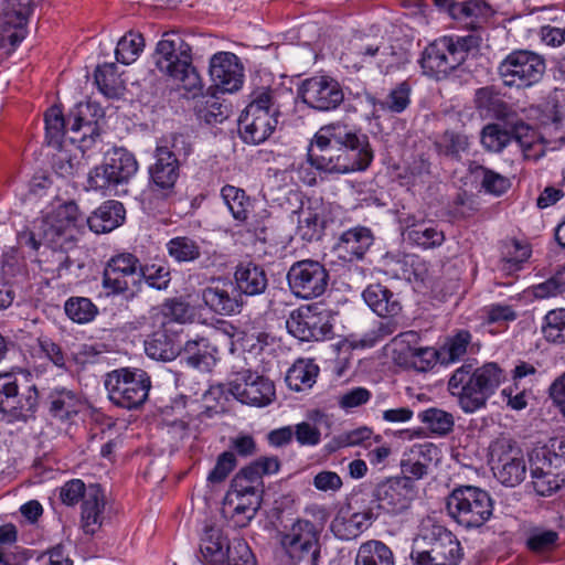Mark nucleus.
Returning a JSON list of instances; mask_svg holds the SVG:
<instances>
[{
    "mask_svg": "<svg viewBox=\"0 0 565 565\" xmlns=\"http://www.w3.org/2000/svg\"><path fill=\"white\" fill-rule=\"evenodd\" d=\"M373 159L369 139L355 127L332 122L321 127L308 150V160L296 170V178L307 185L316 183V172L344 174L365 170Z\"/></svg>",
    "mask_w": 565,
    "mask_h": 565,
    "instance_id": "nucleus-1",
    "label": "nucleus"
},
{
    "mask_svg": "<svg viewBox=\"0 0 565 565\" xmlns=\"http://www.w3.org/2000/svg\"><path fill=\"white\" fill-rule=\"evenodd\" d=\"M124 220L125 209L118 201L103 203L87 218L81 215L75 203L68 202L43 211L41 216L32 222L30 230L19 233L18 243L32 250H36L42 244L62 246L64 241L75 238L85 222L93 232L100 234L117 228Z\"/></svg>",
    "mask_w": 565,
    "mask_h": 565,
    "instance_id": "nucleus-2",
    "label": "nucleus"
},
{
    "mask_svg": "<svg viewBox=\"0 0 565 565\" xmlns=\"http://www.w3.org/2000/svg\"><path fill=\"white\" fill-rule=\"evenodd\" d=\"M503 380L504 374L495 363L481 367L462 364L451 374L448 392L463 413L473 414L486 407Z\"/></svg>",
    "mask_w": 565,
    "mask_h": 565,
    "instance_id": "nucleus-3",
    "label": "nucleus"
},
{
    "mask_svg": "<svg viewBox=\"0 0 565 565\" xmlns=\"http://www.w3.org/2000/svg\"><path fill=\"white\" fill-rule=\"evenodd\" d=\"M152 60L158 71L189 92L201 88V78L192 65L190 45L175 32H166L157 43Z\"/></svg>",
    "mask_w": 565,
    "mask_h": 565,
    "instance_id": "nucleus-4",
    "label": "nucleus"
},
{
    "mask_svg": "<svg viewBox=\"0 0 565 565\" xmlns=\"http://www.w3.org/2000/svg\"><path fill=\"white\" fill-rule=\"evenodd\" d=\"M411 557L415 565H459L462 556L457 537L445 526L424 521Z\"/></svg>",
    "mask_w": 565,
    "mask_h": 565,
    "instance_id": "nucleus-5",
    "label": "nucleus"
},
{
    "mask_svg": "<svg viewBox=\"0 0 565 565\" xmlns=\"http://www.w3.org/2000/svg\"><path fill=\"white\" fill-rule=\"evenodd\" d=\"M447 509L458 524L467 529L479 527L492 515V501L484 490L467 486L451 492Z\"/></svg>",
    "mask_w": 565,
    "mask_h": 565,
    "instance_id": "nucleus-6",
    "label": "nucleus"
},
{
    "mask_svg": "<svg viewBox=\"0 0 565 565\" xmlns=\"http://www.w3.org/2000/svg\"><path fill=\"white\" fill-rule=\"evenodd\" d=\"M473 43L471 36H443L424 51L420 64L425 74L436 78L446 76L466 58Z\"/></svg>",
    "mask_w": 565,
    "mask_h": 565,
    "instance_id": "nucleus-7",
    "label": "nucleus"
},
{
    "mask_svg": "<svg viewBox=\"0 0 565 565\" xmlns=\"http://www.w3.org/2000/svg\"><path fill=\"white\" fill-rule=\"evenodd\" d=\"M278 109L271 96L262 93L254 98L239 117V132L247 143L259 145L266 141L278 125Z\"/></svg>",
    "mask_w": 565,
    "mask_h": 565,
    "instance_id": "nucleus-8",
    "label": "nucleus"
},
{
    "mask_svg": "<svg viewBox=\"0 0 565 565\" xmlns=\"http://www.w3.org/2000/svg\"><path fill=\"white\" fill-rule=\"evenodd\" d=\"M105 387L109 399L115 405L135 408L147 399L150 379L139 369H119L107 374Z\"/></svg>",
    "mask_w": 565,
    "mask_h": 565,
    "instance_id": "nucleus-9",
    "label": "nucleus"
},
{
    "mask_svg": "<svg viewBox=\"0 0 565 565\" xmlns=\"http://www.w3.org/2000/svg\"><path fill=\"white\" fill-rule=\"evenodd\" d=\"M489 463L494 477L504 486L515 487L525 478L523 452L509 437H499L490 444Z\"/></svg>",
    "mask_w": 565,
    "mask_h": 565,
    "instance_id": "nucleus-10",
    "label": "nucleus"
},
{
    "mask_svg": "<svg viewBox=\"0 0 565 565\" xmlns=\"http://www.w3.org/2000/svg\"><path fill=\"white\" fill-rule=\"evenodd\" d=\"M545 68V61L537 53L515 50L500 63L499 74L507 86L530 87L541 81Z\"/></svg>",
    "mask_w": 565,
    "mask_h": 565,
    "instance_id": "nucleus-11",
    "label": "nucleus"
},
{
    "mask_svg": "<svg viewBox=\"0 0 565 565\" xmlns=\"http://www.w3.org/2000/svg\"><path fill=\"white\" fill-rule=\"evenodd\" d=\"M259 507V488L236 475L223 501V515L235 526L244 527L255 518Z\"/></svg>",
    "mask_w": 565,
    "mask_h": 565,
    "instance_id": "nucleus-12",
    "label": "nucleus"
},
{
    "mask_svg": "<svg viewBox=\"0 0 565 565\" xmlns=\"http://www.w3.org/2000/svg\"><path fill=\"white\" fill-rule=\"evenodd\" d=\"M417 495L409 477L390 478L380 482L369 504L377 519L382 513L398 514L407 510Z\"/></svg>",
    "mask_w": 565,
    "mask_h": 565,
    "instance_id": "nucleus-13",
    "label": "nucleus"
},
{
    "mask_svg": "<svg viewBox=\"0 0 565 565\" xmlns=\"http://www.w3.org/2000/svg\"><path fill=\"white\" fill-rule=\"evenodd\" d=\"M288 332L300 341H320L330 337L329 315L317 305L301 306L286 321Z\"/></svg>",
    "mask_w": 565,
    "mask_h": 565,
    "instance_id": "nucleus-14",
    "label": "nucleus"
},
{
    "mask_svg": "<svg viewBox=\"0 0 565 565\" xmlns=\"http://www.w3.org/2000/svg\"><path fill=\"white\" fill-rule=\"evenodd\" d=\"M32 0H3L0 26V47L10 54L26 36Z\"/></svg>",
    "mask_w": 565,
    "mask_h": 565,
    "instance_id": "nucleus-15",
    "label": "nucleus"
},
{
    "mask_svg": "<svg viewBox=\"0 0 565 565\" xmlns=\"http://www.w3.org/2000/svg\"><path fill=\"white\" fill-rule=\"evenodd\" d=\"M418 342L419 337L414 331L398 334L392 341L393 358L401 366L427 372L437 363L439 353L431 347L419 345Z\"/></svg>",
    "mask_w": 565,
    "mask_h": 565,
    "instance_id": "nucleus-16",
    "label": "nucleus"
},
{
    "mask_svg": "<svg viewBox=\"0 0 565 565\" xmlns=\"http://www.w3.org/2000/svg\"><path fill=\"white\" fill-rule=\"evenodd\" d=\"M228 392L241 403L264 407L276 396L274 383L250 370L237 372L228 384Z\"/></svg>",
    "mask_w": 565,
    "mask_h": 565,
    "instance_id": "nucleus-17",
    "label": "nucleus"
},
{
    "mask_svg": "<svg viewBox=\"0 0 565 565\" xmlns=\"http://www.w3.org/2000/svg\"><path fill=\"white\" fill-rule=\"evenodd\" d=\"M287 278L291 291L303 299L321 296L328 285V273L324 267L320 263L310 259L294 264Z\"/></svg>",
    "mask_w": 565,
    "mask_h": 565,
    "instance_id": "nucleus-18",
    "label": "nucleus"
},
{
    "mask_svg": "<svg viewBox=\"0 0 565 565\" xmlns=\"http://www.w3.org/2000/svg\"><path fill=\"white\" fill-rule=\"evenodd\" d=\"M299 95L305 104L320 111L333 110L344 99L339 82L327 75L305 79L299 87Z\"/></svg>",
    "mask_w": 565,
    "mask_h": 565,
    "instance_id": "nucleus-19",
    "label": "nucleus"
},
{
    "mask_svg": "<svg viewBox=\"0 0 565 565\" xmlns=\"http://www.w3.org/2000/svg\"><path fill=\"white\" fill-rule=\"evenodd\" d=\"M341 61L347 68L354 71L375 63L381 71L390 72L398 63V57L388 46L354 40L343 52Z\"/></svg>",
    "mask_w": 565,
    "mask_h": 565,
    "instance_id": "nucleus-20",
    "label": "nucleus"
},
{
    "mask_svg": "<svg viewBox=\"0 0 565 565\" xmlns=\"http://www.w3.org/2000/svg\"><path fill=\"white\" fill-rule=\"evenodd\" d=\"M140 264L136 256L129 253L111 257L103 274V287L107 294H122L136 287L140 279Z\"/></svg>",
    "mask_w": 565,
    "mask_h": 565,
    "instance_id": "nucleus-21",
    "label": "nucleus"
},
{
    "mask_svg": "<svg viewBox=\"0 0 565 565\" xmlns=\"http://www.w3.org/2000/svg\"><path fill=\"white\" fill-rule=\"evenodd\" d=\"M280 545L294 559L311 556L316 561L319 554V531L312 522L298 519L281 534Z\"/></svg>",
    "mask_w": 565,
    "mask_h": 565,
    "instance_id": "nucleus-22",
    "label": "nucleus"
},
{
    "mask_svg": "<svg viewBox=\"0 0 565 565\" xmlns=\"http://www.w3.org/2000/svg\"><path fill=\"white\" fill-rule=\"evenodd\" d=\"M377 520L370 504H363L358 510L350 505L341 508L333 518L330 529L333 535L342 541L358 539Z\"/></svg>",
    "mask_w": 565,
    "mask_h": 565,
    "instance_id": "nucleus-23",
    "label": "nucleus"
},
{
    "mask_svg": "<svg viewBox=\"0 0 565 565\" xmlns=\"http://www.w3.org/2000/svg\"><path fill=\"white\" fill-rule=\"evenodd\" d=\"M209 73L213 84L224 93L238 90L244 82V67L232 52H217L210 58Z\"/></svg>",
    "mask_w": 565,
    "mask_h": 565,
    "instance_id": "nucleus-24",
    "label": "nucleus"
},
{
    "mask_svg": "<svg viewBox=\"0 0 565 565\" xmlns=\"http://www.w3.org/2000/svg\"><path fill=\"white\" fill-rule=\"evenodd\" d=\"M89 103H79L70 114L67 121L65 120L60 106L50 107L44 116L46 138L50 145L58 147L64 136L66 125L72 131H79L83 127H87L93 131L90 122L84 118V114L90 109Z\"/></svg>",
    "mask_w": 565,
    "mask_h": 565,
    "instance_id": "nucleus-25",
    "label": "nucleus"
},
{
    "mask_svg": "<svg viewBox=\"0 0 565 565\" xmlns=\"http://www.w3.org/2000/svg\"><path fill=\"white\" fill-rule=\"evenodd\" d=\"M403 238L411 245L422 249L439 247L445 242V234L431 221L407 215L401 218Z\"/></svg>",
    "mask_w": 565,
    "mask_h": 565,
    "instance_id": "nucleus-26",
    "label": "nucleus"
},
{
    "mask_svg": "<svg viewBox=\"0 0 565 565\" xmlns=\"http://www.w3.org/2000/svg\"><path fill=\"white\" fill-rule=\"evenodd\" d=\"M297 214V234L311 242L320 238L324 227L326 206L319 200H308L302 203Z\"/></svg>",
    "mask_w": 565,
    "mask_h": 565,
    "instance_id": "nucleus-27",
    "label": "nucleus"
},
{
    "mask_svg": "<svg viewBox=\"0 0 565 565\" xmlns=\"http://www.w3.org/2000/svg\"><path fill=\"white\" fill-rule=\"evenodd\" d=\"M215 342H224L233 353L237 349L250 353H257L267 345V335L262 332L237 331L235 327L226 324L213 332Z\"/></svg>",
    "mask_w": 565,
    "mask_h": 565,
    "instance_id": "nucleus-28",
    "label": "nucleus"
},
{
    "mask_svg": "<svg viewBox=\"0 0 565 565\" xmlns=\"http://www.w3.org/2000/svg\"><path fill=\"white\" fill-rule=\"evenodd\" d=\"M105 495L97 484L87 487L85 501L82 503L81 527L87 535H94L105 520Z\"/></svg>",
    "mask_w": 565,
    "mask_h": 565,
    "instance_id": "nucleus-29",
    "label": "nucleus"
},
{
    "mask_svg": "<svg viewBox=\"0 0 565 565\" xmlns=\"http://www.w3.org/2000/svg\"><path fill=\"white\" fill-rule=\"evenodd\" d=\"M373 237L370 230L355 227L344 232L337 244L334 252L344 262L361 259L372 245Z\"/></svg>",
    "mask_w": 565,
    "mask_h": 565,
    "instance_id": "nucleus-30",
    "label": "nucleus"
},
{
    "mask_svg": "<svg viewBox=\"0 0 565 565\" xmlns=\"http://www.w3.org/2000/svg\"><path fill=\"white\" fill-rule=\"evenodd\" d=\"M362 297L370 309L379 317L393 318L402 311L398 296L381 284L367 286Z\"/></svg>",
    "mask_w": 565,
    "mask_h": 565,
    "instance_id": "nucleus-31",
    "label": "nucleus"
},
{
    "mask_svg": "<svg viewBox=\"0 0 565 565\" xmlns=\"http://www.w3.org/2000/svg\"><path fill=\"white\" fill-rule=\"evenodd\" d=\"M206 306L220 315H233L239 311L241 302L233 285L227 281L206 287L202 292Z\"/></svg>",
    "mask_w": 565,
    "mask_h": 565,
    "instance_id": "nucleus-32",
    "label": "nucleus"
},
{
    "mask_svg": "<svg viewBox=\"0 0 565 565\" xmlns=\"http://www.w3.org/2000/svg\"><path fill=\"white\" fill-rule=\"evenodd\" d=\"M201 553L204 559L212 564H223L225 561H230L233 557L234 545L231 547L223 536L222 531L216 527H206L202 537Z\"/></svg>",
    "mask_w": 565,
    "mask_h": 565,
    "instance_id": "nucleus-33",
    "label": "nucleus"
},
{
    "mask_svg": "<svg viewBox=\"0 0 565 565\" xmlns=\"http://www.w3.org/2000/svg\"><path fill=\"white\" fill-rule=\"evenodd\" d=\"M151 178L161 189H170L178 179V160L166 147H158L156 162L150 169Z\"/></svg>",
    "mask_w": 565,
    "mask_h": 565,
    "instance_id": "nucleus-34",
    "label": "nucleus"
},
{
    "mask_svg": "<svg viewBox=\"0 0 565 565\" xmlns=\"http://www.w3.org/2000/svg\"><path fill=\"white\" fill-rule=\"evenodd\" d=\"M183 354L189 365L210 371L216 363L217 348L209 339L199 338L184 344Z\"/></svg>",
    "mask_w": 565,
    "mask_h": 565,
    "instance_id": "nucleus-35",
    "label": "nucleus"
},
{
    "mask_svg": "<svg viewBox=\"0 0 565 565\" xmlns=\"http://www.w3.org/2000/svg\"><path fill=\"white\" fill-rule=\"evenodd\" d=\"M493 13V9L484 0L458 2L451 9V17L471 29L487 22Z\"/></svg>",
    "mask_w": 565,
    "mask_h": 565,
    "instance_id": "nucleus-36",
    "label": "nucleus"
},
{
    "mask_svg": "<svg viewBox=\"0 0 565 565\" xmlns=\"http://www.w3.org/2000/svg\"><path fill=\"white\" fill-rule=\"evenodd\" d=\"M104 164L118 186L127 183L138 170L134 154L122 148L108 152Z\"/></svg>",
    "mask_w": 565,
    "mask_h": 565,
    "instance_id": "nucleus-37",
    "label": "nucleus"
},
{
    "mask_svg": "<svg viewBox=\"0 0 565 565\" xmlns=\"http://www.w3.org/2000/svg\"><path fill=\"white\" fill-rule=\"evenodd\" d=\"M234 277L237 288L248 296L262 294L267 286V278L264 270L252 262L239 263Z\"/></svg>",
    "mask_w": 565,
    "mask_h": 565,
    "instance_id": "nucleus-38",
    "label": "nucleus"
},
{
    "mask_svg": "<svg viewBox=\"0 0 565 565\" xmlns=\"http://www.w3.org/2000/svg\"><path fill=\"white\" fill-rule=\"evenodd\" d=\"M384 263L391 268L394 276L408 281H423L427 273V264L415 255H405L398 258L395 255L386 254Z\"/></svg>",
    "mask_w": 565,
    "mask_h": 565,
    "instance_id": "nucleus-39",
    "label": "nucleus"
},
{
    "mask_svg": "<svg viewBox=\"0 0 565 565\" xmlns=\"http://www.w3.org/2000/svg\"><path fill=\"white\" fill-rule=\"evenodd\" d=\"M319 366L309 359L297 360L287 371L285 381L295 392L310 390L317 381Z\"/></svg>",
    "mask_w": 565,
    "mask_h": 565,
    "instance_id": "nucleus-40",
    "label": "nucleus"
},
{
    "mask_svg": "<svg viewBox=\"0 0 565 565\" xmlns=\"http://www.w3.org/2000/svg\"><path fill=\"white\" fill-rule=\"evenodd\" d=\"M145 351L152 360L167 362L180 354V344L175 337L157 331L145 342Z\"/></svg>",
    "mask_w": 565,
    "mask_h": 565,
    "instance_id": "nucleus-41",
    "label": "nucleus"
},
{
    "mask_svg": "<svg viewBox=\"0 0 565 565\" xmlns=\"http://www.w3.org/2000/svg\"><path fill=\"white\" fill-rule=\"evenodd\" d=\"M355 565H394V555L382 541L369 540L359 546Z\"/></svg>",
    "mask_w": 565,
    "mask_h": 565,
    "instance_id": "nucleus-42",
    "label": "nucleus"
},
{
    "mask_svg": "<svg viewBox=\"0 0 565 565\" xmlns=\"http://www.w3.org/2000/svg\"><path fill=\"white\" fill-rule=\"evenodd\" d=\"M95 83L100 93L108 98L121 96L125 89V82L118 74L117 66L114 63H107L97 67L95 71Z\"/></svg>",
    "mask_w": 565,
    "mask_h": 565,
    "instance_id": "nucleus-43",
    "label": "nucleus"
},
{
    "mask_svg": "<svg viewBox=\"0 0 565 565\" xmlns=\"http://www.w3.org/2000/svg\"><path fill=\"white\" fill-rule=\"evenodd\" d=\"M12 411H7L6 417L9 422L26 420L33 416L38 407L39 394L35 386H26L23 392L17 390L14 393Z\"/></svg>",
    "mask_w": 565,
    "mask_h": 565,
    "instance_id": "nucleus-44",
    "label": "nucleus"
},
{
    "mask_svg": "<svg viewBox=\"0 0 565 565\" xmlns=\"http://www.w3.org/2000/svg\"><path fill=\"white\" fill-rule=\"evenodd\" d=\"M555 471L565 473V459L562 456L545 448L532 452L530 457L531 477L547 473L556 475Z\"/></svg>",
    "mask_w": 565,
    "mask_h": 565,
    "instance_id": "nucleus-45",
    "label": "nucleus"
},
{
    "mask_svg": "<svg viewBox=\"0 0 565 565\" xmlns=\"http://www.w3.org/2000/svg\"><path fill=\"white\" fill-rule=\"evenodd\" d=\"M221 196L236 221L244 222L247 220L252 202L243 189L230 184L224 185L221 190Z\"/></svg>",
    "mask_w": 565,
    "mask_h": 565,
    "instance_id": "nucleus-46",
    "label": "nucleus"
},
{
    "mask_svg": "<svg viewBox=\"0 0 565 565\" xmlns=\"http://www.w3.org/2000/svg\"><path fill=\"white\" fill-rule=\"evenodd\" d=\"M51 413L57 418H67L79 411L81 399L72 391L55 388L50 394Z\"/></svg>",
    "mask_w": 565,
    "mask_h": 565,
    "instance_id": "nucleus-47",
    "label": "nucleus"
},
{
    "mask_svg": "<svg viewBox=\"0 0 565 565\" xmlns=\"http://www.w3.org/2000/svg\"><path fill=\"white\" fill-rule=\"evenodd\" d=\"M169 256L177 263H188L198 259L201 255L199 243L188 236H177L167 243Z\"/></svg>",
    "mask_w": 565,
    "mask_h": 565,
    "instance_id": "nucleus-48",
    "label": "nucleus"
},
{
    "mask_svg": "<svg viewBox=\"0 0 565 565\" xmlns=\"http://www.w3.org/2000/svg\"><path fill=\"white\" fill-rule=\"evenodd\" d=\"M145 47V40L140 33L128 32L117 43L116 60L125 65L134 63Z\"/></svg>",
    "mask_w": 565,
    "mask_h": 565,
    "instance_id": "nucleus-49",
    "label": "nucleus"
},
{
    "mask_svg": "<svg viewBox=\"0 0 565 565\" xmlns=\"http://www.w3.org/2000/svg\"><path fill=\"white\" fill-rule=\"evenodd\" d=\"M279 467L280 463L277 457H260L248 467L242 469L237 476L258 487L263 476L278 472Z\"/></svg>",
    "mask_w": 565,
    "mask_h": 565,
    "instance_id": "nucleus-50",
    "label": "nucleus"
},
{
    "mask_svg": "<svg viewBox=\"0 0 565 565\" xmlns=\"http://www.w3.org/2000/svg\"><path fill=\"white\" fill-rule=\"evenodd\" d=\"M548 342L565 343V309H554L546 313L542 327Z\"/></svg>",
    "mask_w": 565,
    "mask_h": 565,
    "instance_id": "nucleus-51",
    "label": "nucleus"
},
{
    "mask_svg": "<svg viewBox=\"0 0 565 565\" xmlns=\"http://www.w3.org/2000/svg\"><path fill=\"white\" fill-rule=\"evenodd\" d=\"M395 331V326L391 322H380L376 327L370 329L364 334L350 337L349 344L353 349H366L372 348L385 337L392 334Z\"/></svg>",
    "mask_w": 565,
    "mask_h": 565,
    "instance_id": "nucleus-52",
    "label": "nucleus"
},
{
    "mask_svg": "<svg viewBox=\"0 0 565 565\" xmlns=\"http://www.w3.org/2000/svg\"><path fill=\"white\" fill-rule=\"evenodd\" d=\"M420 420L427 425V427L435 434L445 436L452 430L454 417L451 414L438 409L428 408L420 415Z\"/></svg>",
    "mask_w": 565,
    "mask_h": 565,
    "instance_id": "nucleus-53",
    "label": "nucleus"
},
{
    "mask_svg": "<svg viewBox=\"0 0 565 565\" xmlns=\"http://www.w3.org/2000/svg\"><path fill=\"white\" fill-rule=\"evenodd\" d=\"M186 313V305L178 300L167 301L161 308H153L150 312L151 318L163 328L172 321H183Z\"/></svg>",
    "mask_w": 565,
    "mask_h": 565,
    "instance_id": "nucleus-54",
    "label": "nucleus"
},
{
    "mask_svg": "<svg viewBox=\"0 0 565 565\" xmlns=\"http://www.w3.org/2000/svg\"><path fill=\"white\" fill-rule=\"evenodd\" d=\"M87 185L90 190L98 191L103 195L118 194V185L104 163L89 172Z\"/></svg>",
    "mask_w": 565,
    "mask_h": 565,
    "instance_id": "nucleus-55",
    "label": "nucleus"
},
{
    "mask_svg": "<svg viewBox=\"0 0 565 565\" xmlns=\"http://www.w3.org/2000/svg\"><path fill=\"white\" fill-rule=\"evenodd\" d=\"M65 312L74 322L87 323L94 319L97 310L88 298H71L65 302Z\"/></svg>",
    "mask_w": 565,
    "mask_h": 565,
    "instance_id": "nucleus-56",
    "label": "nucleus"
},
{
    "mask_svg": "<svg viewBox=\"0 0 565 565\" xmlns=\"http://www.w3.org/2000/svg\"><path fill=\"white\" fill-rule=\"evenodd\" d=\"M481 142L488 150L497 152L511 142V132L499 124H490L482 130Z\"/></svg>",
    "mask_w": 565,
    "mask_h": 565,
    "instance_id": "nucleus-57",
    "label": "nucleus"
},
{
    "mask_svg": "<svg viewBox=\"0 0 565 565\" xmlns=\"http://www.w3.org/2000/svg\"><path fill=\"white\" fill-rule=\"evenodd\" d=\"M409 103L411 87L406 83H402L392 89L385 100L379 105L384 110L399 114L408 107Z\"/></svg>",
    "mask_w": 565,
    "mask_h": 565,
    "instance_id": "nucleus-58",
    "label": "nucleus"
},
{
    "mask_svg": "<svg viewBox=\"0 0 565 565\" xmlns=\"http://www.w3.org/2000/svg\"><path fill=\"white\" fill-rule=\"evenodd\" d=\"M84 153L77 149L74 154H68L65 150H60L55 160L56 172L62 177H72L86 166L83 161Z\"/></svg>",
    "mask_w": 565,
    "mask_h": 565,
    "instance_id": "nucleus-59",
    "label": "nucleus"
},
{
    "mask_svg": "<svg viewBox=\"0 0 565 565\" xmlns=\"http://www.w3.org/2000/svg\"><path fill=\"white\" fill-rule=\"evenodd\" d=\"M565 290V268L558 270L550 279L532 287V294L536 299L556 297Z\"/></svg>",
    "mask_w": 565,
    "mask_h": 565,
    "instance_id": "nucleus-60",
    "label": "nucleus"
},
{
    "mask_svg": "<svg viewBox=\"0 0 565 565\" xmlns=\"http://www.w3.org/2000/svg\"><path fill=\"white\" fill-rule=\"evenodd\" d=\"M482 180L481 185L487 193L501 195L511 186L510 179L486 168H479Z\"/></svg>",
    "mask_w": 565,
    "mask_h": 565,
    "instance_id": "nucleus-61",
    "label": "nucleus"
},
{
    "mask_svg": "<svg viewBox=\"0 0 565 565\" xmlns=\"http://www.w3.org/2000/svg\"><path fill=\"white\" fill-rule=\"evenodd\" d=\"M556 475H539L532 477L533 488L537 494L548 497L557 491L565 481V473L555 471Z\"/></svg>",
    "mask_w": 565,
    "mask_h": 565,
    "instance_id": "nucleus-62",
    "label": "nucleus"
},
{
    "mask_svg": "<svg viewBox=\"0 0 565 565\" xmlns=\"http://www.w3.org/2000/svg\"><path fill=\"white\" fill-rule=\"evenodd\" d=\"M236 467V457L231 451H224L217 457L216 463L212 471L207 475L210 483H221Z\"/></svg>",
    "mask_w": 565,
    "mask_h": 565,
    "instance_id": "nucleus-63",
    "label": "nucleus"
},
{
    "mask_svg": "<svg viewBox=\"0 0 565 565\" xmlns=\"http://www.w3.org/2000/svg\"><path fill=\"white\" fill-rule=\"evenodd\" d=\"M140 278H143L148 286L162 290L170 282V273L164 266L151 265L140 268Z\"/></svg>",
    "mask_w": 565,
    "mask_h": 565,
    "instance_id": "nucleus-64",
    "label": "nucleus"
}]
</instances>
